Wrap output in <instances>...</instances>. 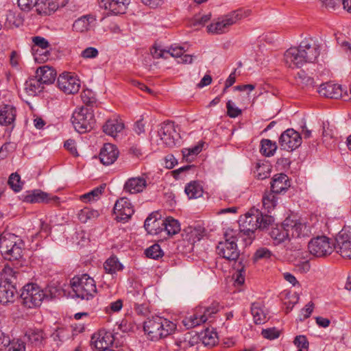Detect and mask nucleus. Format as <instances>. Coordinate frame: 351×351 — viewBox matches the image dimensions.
Masks as SVG:
<instances>
[{
  "mask_svg": "<svg viewBox=\"0 0 351 351\" xmlns=\"http://www.w3.org/2000/svg\"><path fill=\"white\" fill-rule=\"evenodd\" d=\"M12 281L0 279V303H12L18 298V293Z\"/></svg>",
  "mask_w": 351,
  "mask_h": 351,
  "instance_id": "6ab92c4d",
  "label": "nucleus"
},
{
  "mask_svg": "<svg viewBox=\"0 0 351 351\" xmlns=\"http://www.w3.org/2000/svg\"><path fill=\"white\" fill-rule=\"evenodd\" d=\"M147 186V182L143 177H134L129 178L124 184V190L131 194L142 192Z\"/></svg>",
  "mask_w": 351,
  "mask_h": 351,
  "instance_id": "393cba45",
  "label": "nucleus"
},
{
  "mask_svg": "<svg viewBox=\"0 0 351 351\" xmlns=\"http://www.w3.org/2000/svg\"><path fill=\"white\" fill-rule=\"evenodd\" d=\"M244 274H245V270H244L243 267H242L240 269H238L236 272V278H235V281H234L235 283H237L239 285H243L245 282Z\"/></svg>",
  "mask_w": 351,
  "mask_h": 351,
  "instance_id": "338daca9",
  "label": "nucleus"
},
{
  "mask_svg": "<svg viewBox=\"0 0 351 351\" xmlns=\"http://www.w3.org/2000/svg\"><path fill=\"white\" fill-rule=\"evenodd\" d=\"M25 337H27L29 342L35 346L41 344L45 339L43 330L37 328L28 329L25 332Z\"/></svg>",
  "mask_w": 351,
  "mask_h": 351,
  "instance_id": "e433bc0d",
  "label": "nucleus"
},
{
  "mask_svg": "<svg viewBox=\"0 0 351 351\" xmlns=\"http://www.w3.org/2000/svg\"><path fill=\"white\" fill-rule=\"evenodd\" d=\"M114 341V335L111 332L103 329L93 335L90 343L98 351H101L110 349V346L113 344Z\"/></svg>",
  "mask_w": 351,
  "mask_h": 351,
  "instance_id": "dca6fc26",
  "label": "nucleus"
},
{
  "mask_svg": "<svg viewBox=\"0 0 351 351\" xmlns=\"http://www.w3.org/2000/svg\"><path fill=\"white\" fill-rule=\"evenodd\" d=\"M38 0H18L19 7L24 11H29L36 4Z\"/></svg>",
  "mask_w": 351,
  "mask_h": 351,
  "instance_id": "4d7b16f0",
  "label": "nucleus"
},
{
  "mask_svg": "<svg viewBox=\"0 0 351 351\" xmlns=\"http://www.w3.org/2000/svg\"><path fill=\"white\" fill-rule=\"evenodd\" d=\"M106 184L100 185L95 188L91 191L85 193L81 196V199L85 202L97 200L105 189Z\"/></svg>",
  "mask_w": 351,
  "mask_h": 351,
  "instance_id": "58836bf2",
  "label": "nucleus"
},
{
  "mask_svg": "<svg viewBox=\"0 0 351 351\" xmlns=\"http://www.w3.org/2000/svg\"><path fill=\"white\" fill-rule=\"evenodd\" d=\"M261 152L265 156H273L277 149L275 142H272L269 139H263L261 142Z\"/></svg>",
  "mask_w": 351,
  "mask_h": 351,
  "instance_id": "ea45409f",
  "label": "nucleus"
},
{
  "mask_svg": "<svg viewBox=\"0 0 351 351\" xmlns=\"http://www.w3.org/2000/svg\"><path fill=\"white\" fill-rule=\"evenodd\" d=\"M297 78L300 80V82L305 86H314L315 82L313 78L307 75L304 71H300L297 74Z\"/></svg>",
  "mask_w": 351,
  "mask_h": 351,
  "instance_id": "603ef678",
  "label": "nucleus"
},
{
  "mask_svg": "<svg viewBox=\"0 0 351 351\" xmlns=\"http://www.w3.org/2000/svg\"><path fill=\"white\" fill-rule=\"evenodd\" d=\"M245 16V12L237 10L226 15L216 23H211L207 27L208 32L217 34L225 33L230 26L236 23Z\"/></svg>",
  "mask_w": 351,
  "mask_h": 351,
  "instance_id": "6e6552de",
  "label": "nucleus"
},
{
  "mask_svg": "<svg viewBox=\"0 0 351 351\" xmlns=\"http://www.w3.org/2000/svg\"><path fill=\"white\" fill-rule=\"evenodd\" d=\"M119 150L111 143H106L101 148L99 153V159L104 165L113 164L119 156Z\"/></svg>",
  "mask_w": 351,
  "mask_h": 351,
  "instance_id": "5701e85b",
  "label": "nucleus"
},
{
  "mask_svg": "<svg viewBox=\"0 0 351 351\" xmlns=\"http://www.w3.org/2000/svg\"><path fill=\"white\" fill-rule=\"evenodd\" d=\"M306 63L315 62L320 53V46L313 38H305L298 46Z\"/></svg>",
  "mask_w": 351,
  "mask_h": 351,
  "instance_id": "ddd939ff",
  "label": "nucleus"
},
{
  "mask_svg": "<svg viewBox=\"0 0 351 351\" xmlns=\"http://www.w3.org/2000/svg\"><path fill=\"white\" fill-rule=\"evenodd\" d=\"M16 108L10 105H5L0 110V124L9 125L14 123L16 119Z\"/></svg>",
  "mask_w": 351,
  "mask_h": 351,
  "instance_id": "cd10ccee",
  "label": "nucleus"
},
{
  "mask_svg": "<svg viewBox=\"0 0 351 351\" xmlns=\"http://www.w3.org/2000/svg\"><path fill=\"white\" fill-rule=\"evenodd\" d=\"M302 143L301 134L293 129L285 130L279 138V145L281 149L286 151H293Z\"/></svg>",
  "mask_w": 351,
  "mask_h": 351,
  "instance_id": "4468645a",
  "label": "nucleus"
},
{
  "mask_svg": "<svg viewBox=\"0 0 351 351\" xmlns=\"http://www.w3.org/2000/svg\"><path fill=\"white\" fill-rule=\"evenodd\" d=\"M219 311V304L218 302H213L208 307L199 306L196 308L193 315L186 317L182 320V323L188 328L195 327L205 323L209 317H211Z\"/></svg>",
  "mask_w": 351,
  "mask_h": 351,
  "instance_id": "0eeeda50",
  "label": "nucleus"
},
{
  "mask_svg": "<svg viewBox=\"0 0 351 351\" xmlns=\"http://www.w3.org/2000/svg\"><path fill=\"white\" fill-rule=\"evenodd\" d=\"M19 239L11 234H8V241H3L2 245L1 254L5 259L12 261L19 260L23 256V243L21 241L17 242Z\"/></svg>",
  "mask_w": 351,
  "mask_h": 351,
  "instance_id": "1a4fd4ad",
  "label": "nucleus"
},
{
  "mask_svg": "<svg viewBox=\"0 0 351 351\" xmlns=\"http://www.w3.org/2000/svg\"><path fill=\"white\" fill-rule=\"evenodd\" d=\"M343 257L351 258V238L348 234L341 230L337 235L333 249Z\"/></svg>",
  "mask_w": 351,
  "mask_h": 351,
  "instance_id": "a211bd4d",
  "label": "nucleus"
},
{
  "mask_svg": "<svg viewBox=\"0 0 351 351\" xmlns=\"http://www.w3.org/2000/svg\"><path fill=\"white\" fill-rule=\"evenodd\" d=\"M199 340V337L194 335L192 336L190 333H187L184 335L183 340L180 341L179 344L178 345L185 349L188 347L194 346L196 343H197Z\"/></svg>",
  "mask_w": 351,
  "mask_h": 351,
  "instance_id": "de8ad7c7",
  "label": "nucleus"
},
{
  "mask_svg": "<svg viewBox=\"0 0 351 351\" xmlns=\"http://www.w3.org/2000/svg\"><path fill=\"white\" fill-rule=\"evenodd\" d=\"M269 234L277 244L282 243L291 238L289 228H287L286 226H284V222L280 226H276L275 228H272Z\"/></svg>",
  "mask_w": 351,
  "mask_h": 351,
  "instance_id": "7c9ffc66",
  "label": "nucleus"
},
{
  "mask_svg": "<svg viewBox=\"0 0 351 351\" xmlns=\"http://www.w3.org/2000/svg\"><path fill=\"white\" fill-rule=\"evenodd\" d=\"M2 274L5 277L4 280L12 281L11 278H16L19 272L14 271L11 267L6 265L2 270Z\"/></svg>",
  "mask_w": 351,
  "mask_h": 351,
  "instance_id": "13d9d810",
  "label": "nucleus"
},
{
  "mask_svg": "<svg viewBox=\"0 0 351 351\" xmlns=\"http://www.w3.org/2000/svg\"><path fill=\"white\" fill-rule=\"evenodd\" d=\"M58 88L66 94H75L80 88V80L71 73H64L58 77Z\"/></svg>",
  "mask_w": 351,
  "mask_h": 351,
  "instance_id": "f8f14e48",
  "label": "nucleus"
},
{
  "mask_svg": "<svg viewBox=\"0 0 351 351\" xmlns=\"http://www.w3.org/2000/svg\"><path fill=\"white\" fill-rule=\"evenodd\" d=\"M274 218L268 215H263L258 209H251L239 220L240 232L247 236L244 239L246 245L252 243L254 232L257 229L264 230L274 223Z\"/></svg>",
  "mask_w": 351,
  "mask_h": 351,
  "instance_id": "f257e3e1",
  "label": "nucleus"
},
{
  "mask_svg": "<svg viewBox=\"0 0 351 351\" xmlns=\"http://www.w3.org/2000/svg\"><path fill=\"white\" fill-rule=\"evenodd\" d=\"M123 307V301L121 300H117L115 302H112L110 304L109 306L106 308V311L108 313L109 309L112 312H119Z\"/></svg>",
  "mask_w": 351,
  "mask_h": 351,
  "instance_id": "69168bd1",
  "label": "nucleus"
},
{
  "mask_svg": "<svg viewBox=\"0 0 351 351\" xmlns=\"http://www.w3.org/2000/svg\"><path fill=\"white\" fill-rule=\"evenodd\" d=\"M184 49L182 47H171L168 50H166V54H169L172 57L180 58L184 53Z\"/></svg>",
  "mask_w": 351,
  "mask_h": 351,
  "instance_id": "e2e57ef3",
  "label": "nucleus"
},
{
  "mask_svg": "<svg viewBox=\"0 0 351 351\" xmlns=\"http://www.w3.org/2000/svg\"><path fill=\"white\" fill-rule=\"evenodd\" d=\"M64 147L73 156H78L75 142L74 140L69 139L65 141Z\"/></svg>",
  "mask_w": 351,
  "mask_h": 351,
  "instance_id": "0e129e2a",
  "label": "nucleus"
},
{
  "mask_svg": "<svg viewBox=\"0 0 351 351\" xmlns=\"http://www.w3.org/2000/svg\"><path fill=\"white\" fill-rule=\"evenodd\" d=\"M81 98L87 106H93L96 102L95 93L90 89L84 90L81 93Z\"/></svg>",
  "mask_w": 351,
  "mask_h": 351,
  "instance_id": "09e8293b",
  "label": "nucleus"
},
{
  "mask_svg": "<svg viewBox=\"0 0 351 351\" xmlns=\"http://www.w3.org/2000/svg\"><path fill=\"white\" fill-rule=\"evenodd\" d=\"M261 334L264 338L273 340L280 337V330L276 329V328H269L263 329L261 332Z\"/></svg>",
  "mask_w": 351,
  "mask_h": 351,
  "instance_id": "3c124183",
  "label": "nucleus"
},
{
  "mask_svg": "<svg viewBox=\"0 0 351 351\" xmlns=\"http://www.w3.org/2000/svg\"><path fill=\"white\" fill-rule=\"evenodd\" d=\"M275 194L271 191L265 193L263 197V205L269 213L276 206L277 199Z\"/></svg>",
  "mask_w": 351,
  "mask_h": 351,
  "instance_id": "a19ab883",
  "label": "nucleus"
},
{
  "mask_svg": "<svg viewBox=\"0 0 351 351\" xmlns=\"http://www.w3.org/2000/svg\"><path fill=\"white\" fill-rule=\"evenodd\" d=\"M32 41L34 43L35 46L39 47L43 49H46L49 47V42L45 38L41 36L33 37Z\"/></svg>",
  "mask_w": 351,
  "mask_h": 351,
  "instance_id": "680f3d73",
  "label": "nucleus"
},
{
  "mask_svg": "<svg viewBox=\"0 0 351 351\" xmlns=\"http://www.w3.org/2000/svg\"><path fill=\"white\" fill-rule=\"evenodd\" d=\"M24 88L28 95L35 96L43 90L44 85L35 76L34 77L29 78L25 82Z\"/></svg>",
  "mask_w": 351,
  "mask_h": 351,
  "instance_id": "2f4dec72",
  "label": "nucleus"
},
{
  "mask_svg": "<svg viewBox=\"0 0 351 351\" xmlns=\"http://www.w3.org/2000/svg\"><path fill=\"white\" fill-rule=\"evenodd\" d=\"M10 345L8 351H25V347L23 342H12Z\"/></svg>",
  "mask_w": 351,
  "mask_h": 351,
  "instance_id": "774afa93",
  "label": "nucleus"
},
{
  "mask_svg": "<svg viewBox=\"0 0 351 351\" xmlns=\"http://www.w3.org/2000/svg\"><path fill=\"white\" fill-rule=\"evenodd\" d=\"M182 237L184 239H186L191 244L199 241L201 239L198 230L193 227H188L184 229V232L182 233Z\"/></svg>",
  "mask_w": 351,
  "mask_h": 351,
  "instance_id": "37998d69",
  "label": "nucleus"
},
{
  "mask_svg": "<svg viewBox=\"0 0 351 351\" xmlns=\"http://www.w3.org/2000/svg\"><path fill=\"white\" fill-rule=\"evenodd\" d=\"M71 122L79 133L90 131L95 123L93 111L88 107L82 106L73 112Z\"/></svg>",
  "mask_w": 351,
  "mask_h": 351,
  "instance_id": "39448f33",
  "label": "nucleus"
},
{
  "mask_svg": "<svg viewBox=\"0 0 351 351\" xmlns=\"http://www.w3.org/2000/svg\"><path fill=\"white\" fill-rule=\"evenodd\" d=\"M56 73L51 67L43 66L39 67L36 72V77L44 84H49L54 82Z\"/></svg>",
  "mask_w": 351,
  "mask_h": 351,
  "instance_id": "bb28decb",
  "label": "nucleus"
},
{
  "mask_svg": "<svg viewBox=\"0 0 351 351\" xmlns=\"http://www.w3.org/2000/svg\"><path fill=\"white\" fill-rule=\"evenodd\" d=\"M70 285L75 295L82 300H88L97 293L94 279L86 274L74 276Z\"/></svg>",
  "mask_w": 351,
  "mask_h": 351,
  "instance_id": "20e7f679",
  "label": "nucleus"
},
{
  "mask_svg": "<svg viewBox=\"0 0 351 351\" xmlns=\"http://www.w3.org/2000/svg\"><path fill=\"white\" fill-rule=\"evenodd\" d=\"M104 268L106 273L114 274L117 271L123 270V266L117 256H112L105 261Z\"/></svg>",
  "mask_w": 351,
  "mask_h": 351,
  "instance_id": "c9c22d12",
  "label": "nucleus"
},
{
  "mask_svg": "<svg viewBox=\"0 0 351 351\" xmlns=\"http://www.w3.org/2000/svg\"><path fill=\"white\" fill-rule=\"evenodd\" d=\"M284 59L285 64L291 68H299L306 63L299 47L287 49L285 53Z\"/></svg>",
  "mask_w": 351,
  "mask_h": 351,
  "instance_id": "412c9836",
  "label": "nucleus"
},
{
  "mask_svg": "<svg viewBox=\"0 0 351 351\" xmlns=\"http://www.w3.org/2000/svg\"><path fill=\"white\" fill-rule=\"evenodd\" d=\"M114 213L118 221H127L134 213L132 204L126 197L118 199L114 206Z\"/></svg>",
  "mask_w": 351,
  "mask_h": 351,
  "instance_id": "aec40b11",
  "label": "nucleus"
},
{
  "mask_svg": "<svg viewBox=\"0 0 351 351\" xmlns=\"http://www.w3.org/2000/svg\"><path fill=\"white\" fill-rule=\"evenodd\" d=\"M204 143H199L191 148H186L182 150L183 157L186 160H190V156H196L202 150Z\"/></svg>",
  "mask_w": 351,
  "mask_h": 351,
  "instance_id": "8fccbe9b",
  "label": "nucleus"
},
{
  "mask_svg": "<svg viewBox=\"0 0 351 351\" xmlns=\"http://www.w3.org/2000/svg\"><path fill=\"white\" fill-rule=\"evenodd\" d=\"M227 114L231 118H236L241 114L242 111L237 107L233 106L232 101H228L226 104Z\"/></svg>",
  "mask_w": 351,
  "mask_h": 351,
  "instance_id": "6e6d98bb",
  "label": "nucleus"
},
{
  "mask_svg": "<svg viewBox=\"0 0 351 351\" xmlns=\"http://www.w3.org/2000/svg\"><path fill=\"white\" fill-rule=\"evenodd\" d=\"M94 21L95 19L90 16H83L75 21L73 24V30L77 32H87Z\"/></svg>",
  "mask_w": 351,
  "mask_h": 351,
  "instance_id": "f704fd0d",
  "label": "nucleus"
},
{
  "mask_svg": "<svg viewBox=\"0 0 351 351\" xmlns=\"http://www.w3.org/2000/svg\"><path fill=\"white\" fill-rule=\"evenodd\" d=\"M23 201L27 203H47L50 200L49 195L41 191L35 190L23 195Z\"/></svg>",
  "mask_w": 351,
  "mask_h": 351,
  "instance_id": "c85d7f7f",
  "label": "nucleus"
},
{
  "mask_svg": "<svg viewBox=\"0 0 351 351\" xmlns=\"http://www.w3.org/2000/svg\"><path fill=\"white\" fill-rule=\"evenodd\" d=\"M145 254L148 258L158 259L163 256V252L158 244H154L145 250Z\"/></svg>",
  "mask_w": 351,
  "mask_h": 351,
  "instance_id": "49530a36",
  "label": "nucleus"
},
{
  "mask_svg": "<svg viewBox=\"0 0 351 351\" xmlns=\"http://www.w3.org/2000/svg\"><path fill=\"white\" fill-rule=\"evenodd\" d=\"M124 128L123 123L117 119H109L103 125V131L108 135L115 136L118 132H120Z\"/></svg>",
  "mask_w": 351,
  "mask_h": 351,
  "instance_id": "72a5a7b5",
  "label": "nucleus"
},
{
  "mask_svg": "<svg viewBox=\"0 0 351 351\" xmlns=\"http://www.w3.org/2000/svg\"><path fill=\"white\" fill-rule=\"evenodd\" d=\"M98 216L97 210H91L88 208L82 209L78 213V219L82 223H86L88 220L97 218Z\"/></svg>",
  "mask_w": 351,
  "mask_h": 351,
  "instance_id": "c03bdc74",
  "label": "nucleus"
},
{
  "mask_svg": "<svg viewBox=\"0 0 351 351\" xmlns=\"http://www.w3.org/2000/svg\"><path fill=\"white\" fill-rule=\"evenodd\" d=\"M163 231L168 236H173L180 231V222L172 217H167L163 219Z\"/></svg>",
  "mask_w": 351,
  "mask_h": 351,
  "instance_id": "473e14b6",
  "label": "nucleus"
},
{
  "mask_svg": "<svg viewBox=\"0 0 351 351\" xmlns=\"http://www.w3.org/2000/svg\"><path fill=\"white\" fill-rule=\"evenodd\" d=\"M294 344L300 349L306 350L308 351V341L306 337L304 335H299L295 337L294 339Z\"/></svg>",
  "mask_w": 351,
  "mask_h": 351,
  "instance_id": "bf43d9fd",
  "label": "nucleus"
},
{
  "mask_svg": "<svg viewBox=\"0 0 351 351\" xmlns=\"http://www.w3.org/2000/svg\"><path fill=\"white\" fill-rule=\"evenodd\" d=\"M251 313L256 324H264L268 319L267 312L261 303H253L251 307Z\"/></svg>",
  "mask_w": 351,
  "mask_h": 351,
  "instance_id": "c756f323",
  "label": "nucleus"
},
{
  "mask_svg": "<svg viewBox=\"0 0 351 351\" xmlns=\"http://www.w3.org/2000/svg\"><path fill=\"white\" fill-rule=\"evenodd\" d=\"M184 191L189 199L199 197L203 194L202 186L195 181L189 183L186 186Z\"/></svg>",
  "mask_w": 351,
  "mask_h": 351,
  "instance_id": "4c0bfd02",
  "label": "nucleus"
},
{
  "mask_svg": "<svg viewBox=\"0 0 351 351\" xmlns=\"http://www.w3.org/2000/svg\"><path fill=\"white\" fill-rule=\"evenodd\" d=\"M99 54L98 50L92 47H89L83 50L81 53V56L84 58H96Z\"/></svg>",
  "mask_w": 351,
  "mask_h": 351,
  "instance_id": "052dcab7",
  "label": "nucleus"
},
{
  "mask_svg": "<svg viewBox=\"0 0 351 351\" xmlns=\"http://www.w3.org/2000/svg\"><path fill=\"white\" fill-rule=\"evenodd\" d=\"M101 8L114 15L125 13L130 0H98Z\"/></svg>",
  "mask_w": 351,
  "mask_h": 351,
  "instance_id": "f3484780",
  "label": "nucleus"
},
{
  "mask_svg": "<svg viewBox=\"0 0 351 351\" xmlns=\"http://www.w3.org/2000/svg\"><path fill=\"white\" fill-rule=\"evenodd\" d=\"M318 93L322 96L331 99H339L343 97L341 86L331 83L321 84Z\"/></svg>",
  "mask_w": 351,
  "mask_h": 351,
  "instance_id": "b1692460",
  "label": "nucleus"
},
{
  "mask_svg": "<svg viewBox=\"0 0 351 351\" xmlns=\"http://www.w3.org/2000/svg\"><path fill=\"white\" fill-rule=\"evenodd\" d=\"M20 298L25 306L34 308L39 306L44 299H47L48 294L38 285L29 283L23 287Z\"/></svg>",
  "mask_w": 351,
  "mask_h": 351,
  "instance_id": "423d86ee",
  "label": "nucleus"
},
{
  "mask_svg": "<svg viewBox=\"0 0 351 351\" xmlns=\"http://www.w3.org/2000/svg\"><path fill=\"white\" fill-rule=\"evenodd\" d=\"M8 184L15 192H19L22 189L23 183L21 181L20 176L17 173H13L10 176Z\"/></svg>",
  "mask_w": 351,
  "mask_h": 351,
  "instance_id": "a18cd8bd",
  "label": "nucleus"
},
{
  "mask_svg": "<svg viewBox=\"0 0 351 351\" xmlns=\"http://www.w3.org/2000/svg\"><path fill=\"white\" fill-rule=\"evenodd\" d=\"M158 135L162 143L170 147L176 145V141L178 136L174 123L171 121L164 122L160 125Z\"/></svg>",
  "mask_w": 351,
  "mask_h": 351,
  "instance_id": "2eb2a0df",
  "label": "nucleus"
},
{
  "mask_svg": "<svg viewBox=\"0 0 351 351\" xmlns=\"http://www.w3.org/2000/svg\"><path fill=\"white\" fill-rule=\"evenodd\" d=\"M217 334L213 330L206 329L202 334V341L205 346L212 347L217 343Z\"/></svg>",
  "mask_w": 351,
  "mask_h": 351,
  "instance_id": "79ce46f5",
  "label": "nucleus"
},
{
  "mask_svg": "<svg viewBox=\"0 0 351 351\" xmlns=\"http://www.w3.org/2000/svg\"><path fill=\"white\" fill-rule=\"evenodd\" d=\"M308 248L309 252L317 257H323L330 254L333 251V243L325 236L317 237L311 240Z\"/></svg>",
  "mask_w": 351,
  "mask_h": 351,
  "instance_id": "9b49d317",
  "label": "nucleus"
},
{
  "mask_svg": "<svg viewBox=\"0 0 351 351\" xmlns=\"http://www.w3.org/2000/svg\"><path fill=\"white\" fill-rule=\"evenodd\" d=\"M237 232L228 229L223 234L224 241L219 242L216 252L221 258L228 261H236L240 256L237 246Z\"/></svg>",
  "mask_w": 351,
  "mask_h": 351,
  "instance_id": "7ed1b4c3",
  "label": "nucleus"
},
{
  "mask_svg": "<svg viewBox=\"0 0 351 351\" xmlns=\"http://www.w3.org/2000/svg\"><path fill=\"white\" fill-rule=\"evenodd\" d=\"M163 219L158 212L151 213L145 219L144 228L148 234L156 235L163 232Z\"/></svg>",
  "mask_w": 351,
  "mask_h": 351,
  "instance_id": "4be33fe9",
  "label": "nucleus"
},
{
  "mask_svg": "<svg viewBox=\"0 0 351 351\" xmlns=\"http://www.w3.org/2000/svg\"><path fill=\"white\" fill-rule=\"evenodd\" d=\"M284 226L289 228L290 237L293 238L308 237L312 234L313 227L307 224L305 219H293L287 217L284 221Z\"/></svg>",
  "mask_w": 351,
  "mask_h": 351,
  "instance_id": "9d476101",
  "label": "nucleus"
},
{
  "mask_svg": "<svg viewBox=\"0 0 351 351\" xmlns=\"http://www.w3.org/2000/svg\"><path fill=\"white\" fill-rule=\"evenodd\" d=\"M272 255L271 251L266 247L258 249L254 255V260L257 261L260 259H267Z\"/></svg>",
  "mask_w": 351,
  "mask_h": 351,
  "instance_id": "5fc2aeb1",
  "label": "nucleus"
},
{
  "mask_svg": "<svg viewBox=\"0 0 351 351\" xmlns=\"http://www.w3.org/2000/svg\"><path fill=\"white\" fill-rule=\"evenodd\" d=\"M290 187V182L284 173L274 176L271 182V191L276 194L287 191Z\"/></svg>",
  "mask_w": 351,
  "mask_h": 351,
  "instance_id": "a878e982",
  "label": "nucleus"
},
{
  "mask_svg": "<svg viewBox=\"0 0 351 351\" xmlns=\"http://www.w3.org/2000/svg\"><path fill=\"white\" fill-rule=\"evenodd\" d=\"M143 329L152 340L156 341L172 334L176 324L162 317L155 316L144 322Z\"/></svg>",
  "mask_w": 351,
  "mask_h": 351,
  "instance_id": "f03ea898",
  "label": "nucleus"
},
{
  "mask_svg": "<svg viewBox=\"0 0 351 351\" xmlns=\"http://www.w3.org/2000/svg\"><path fill=\"white\" fill-rule=\"evenodd\" d=\"M134 308L138 315H147L149 312V308L146 302L139 303L138 301H134Z\"/></svg>",
  "mask_w": 351,
  "mask_h": 351,
  "instance_id": "864d4df0",
  "label": "nucleus"
}]
</instances>
